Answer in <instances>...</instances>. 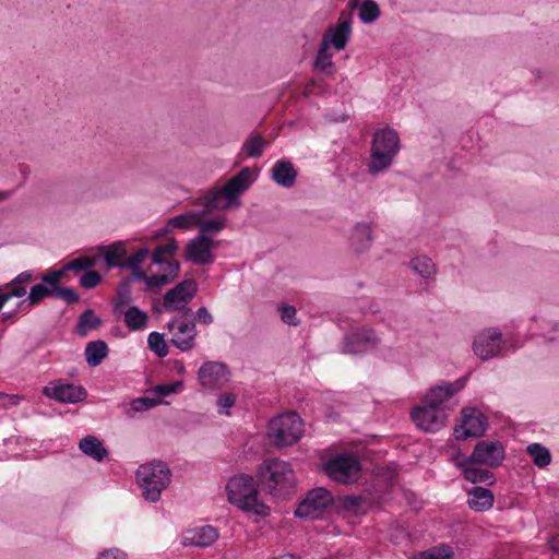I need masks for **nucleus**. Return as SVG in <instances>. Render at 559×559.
<instances>
[{
	"label": "nucleus",
	"mask_w": 559,
	"mask_h": 559,
	"mask_svg": "<svg viewBox=\"0 0 559 559\" xmlns=\"http://www.w3.org/2000/svg\"><path fill=\"white\" fill-rule=\"evenodd\" d=\"M235 396L233 394H224L218 397L217 405L219 407V413L228 414V408H230L235 404Z\"/></svg>",
	"instance_id": "obj_53"
},
{
	"label": "nucleus",
	"mask_w": 559,
	"mask_h": 559,
	"mask_svg": "<svg viewBox=\"0 0 559 559\" xmlns=\"http://www.w3.org/2000/svg\"><path fill=\"white\" fill-rule=\"evenodd\" d=\"M250 176V168L245 167L222 188L209 191L203 197L198 198L194 204L202 206L199 214L204 216L217 210L223 211L229 207H239L241 202L238 197L249 189Z\"/></svg>",
	"instance_id": "obj_1"
},
{
	"label": "nucleus",
	"mask_w": 559,
	"mask_h": 559,
	"mask_svg": "<svg viewBox=\"0 0 559 559\" xmlns=\"http://www.w3.org/2000/svg\"><path fill=\"white\" fill-rule=\"evenodd\" d=\"M454 393L455 390L451 383L437 385L429 390V392L425 395L423 403L432 405L437 408H443V403L450 400Z\"/></svg>",
	"instance_id": "obj_30"
},
{
	"label": "nucleus",
	"mask_w": 559,
	"mask_h": 559,
	"mask_svg": "<svg viewBox=\"0 0 559 559\" xmlns=\"http://www.w3.org/2000/svg\"><path fill=\"white\" fill-rule=\"evenodd\" d=\"M413 559H454L452 548L442 544L439 547H433L420 552Z\"/></svg>",
	"instance_id": "obj_40"
},
{
	"label": "nucleus",
	"mask_w": 559,
	"mask_h": 559,
	"mask_svg": "<svg viewBox=\"0 0 559 559\" xmlns=\"http://www.w3.org/2000/svg\"><path fill=\"white\" fill-rule=\"evenodd\" d=\"M178 250V242L175 238L168 239L164 245L157 246L152 252V263L155 265L167 264L165 257L173 255Z\"/></svg>",
	"instance_id": "obj_34"
},
{
	"label": "nucleus",
	"mask_w": 559,
	"mask_h": 559,
	"mask_svg": "<svg viewBox=\"0 0 559 559\" xmlns=\"http://www.w3.org/2000/svg\"><path fill=\"white\" fill-rule=\"evenodd\" d=\"M108 355V345L103 340L87 343L85 347L86 362L92 367H97Z\"/></svg>",
	"instance_id": "obj_32"
},
{
	"label": "nucleus",
	"mask_w": 559,
	"mask_h": 559,
	"mask_svg": "<svg viewBox=\"0 0 559 559\" xmlns=\"http://www.w3.org/2000/svg\"><path fill=\"white\" fill-rule=\"evenodd\" d=\"M102 324L103 320L90 308L80 314L74 332L81 337H86L91 331L99 329Z\"/></svg>",
	"instance_id": "obj_29"
},
{
	"label": "nucleus",
	"mask_w": 559,
	"mask_h": 559,
	"mask_svg": "<svg viewBox=\"0 0 559 559\" xmlns=\"http://www.w3.org/2000/svg\"><path fill=\"white\" fill-rule=\"evenodd\" d=\"M455 464L462 469L464 478L467 481H471L473 484L484 483L490 486L496 480L495 475L490 471L475 467L474 464L476 463L474 461H468L467 457H464L462 460L455 459Z\"/></svg>",
	"instance_id": "obj_22"
},
{
	"label": "nucleus",
	"mask_w": 559,
	"mask_h": 559,
	"mask_svg": "<svg viewBox=\"0 0 559 559\" xmlns=\"http://www.w3.org/2000/svg\"><path fill=\"white\" fill-rule=\"evenodd\" d=\"M412 419L420 430L437 432L445 426L448 416L444 408H437L423 403V405L416 406L413 409Z\"/></svg>",
	"instance_id": "obj_11"
},
{
	"label": "nucleus",
	"mask_w": 559,
	"mask_h": 559,
	"mask_svg": "<svg viewBox=\"0 0 559 559\" xmlns=\"http://www.w3.org/2000/svg\"><path fill=\"white\" fill-rule=\"evenodd\" d=\"M399 151L397 132L390 127L378 130L372 139L371 156L368 164L369 173L378 174L390 167Z\"/></svg>",
	"instance_id": "obj_5"
},
{
	"label": "nucleus",
	"mask_w": 559,
	"mask_h": 559,
	"mask_svg": "<svg viewBox=\"0 0 559 559\" xmlns=\"http://www.w3.org/2000/svg\"><path fill=\"white\" fill-rule=\"evenodd\" d=\"M180 386H182V382L180 381L169 384H159L155 388V392L159 396H168L173 393H176Z\"/></svg>",
	"instance_id": "obj_52"
},
{
	"label": "nucleus",
	"mask_w": 559,
	"mask_h": 559,
	"mask_svg": "<svg viewBox=\"0 0 559 559\" xmlns=\"http://www.w3.org/2000/svg\"><path fill=\"white\" fill-rule=\"evenodd\" d=\"M150 254V250L146 247L140 248L134 254L124 260L126 266H141L145 258Z\"/></svg>",
	"instance_id": "obj_51"
},
{
	"label": "nucleus",
	"mask_w": 559,
	"mask_h": 559,
	"mask_svg": "<svg viewBox=\"0 0 559 559\" xmlns=\"http://www.w3.org/2000/svg\"><path fill=\"white\" fill-rule=\"evenodd\" d=\"M45 297L53 298V289L40 282L31 287L27 299L31 305L39 304Z\"/></svg>",
	"instance_id": "obj_43"
},
{
	"label": "nucleus",
	"mask_w": 559,
	"mask_h": 559,
	"mask_svg": "<svg viewBox=\"0 0 559 559\" xmlns=\"http://www.w3.org/2000/svg\"><path fill=\"white\" fill-rule=\"evenodd\" d=\"M79 449L87 456L96 462H102L107 455L108 451L103 442L95 436L88 435L80 440Z\"/></svg>",
	"instance_id": "obj_28"
},
{
	"label": "nucleus",
	"mask_w": 559,
	"mask_h": 559,
	"mask_svg": "<svg viewBox=\"0 0 559 559\" xmlns=\"http://www.w3.org/2000/svg\"><path fill=\"white\" fill-rule=\"evenodd\" d=\"M215 242L206 235H199L192 238L186 247L185 259L195 265H207L213 263V248Z\"/></svg>",
	"instance_id": "obj_15"
},
{
	"label": "nucleus",
	"mask_w": 559,
	"mask_h": 559,
	"mask_svg": "<svg viewBox=\"0 0 559 559\" xmlns=\"http://www.w3.org/2000/svg\"><path fill=\"white\" fill-rule=\"evenodd\" d=\"M267 141L259 133H251L242 143V151L248 157H260L263 154Z\"/></svg>",
	"instance_id": "obj_33"
},
{
	"label": "nucleus",
	"mask_w": 559,
	"mask_h": 559,
	"mask_svg": "<svg viewBox=\"0 0 559 559\" xmlns=\"http://www.w3.org/2000/svg\"><path fill=\"white\" fill-rule=\"evenodd\" d=\"M132 301V289L131 280L123 278L120 281L117 288V298L114 304L115 312H122L121 307L131 304Z\"/></svg>",
	"instance_id": "obj_35"
},
{
	"label": "nucleus",
	"mask_w": 559,
	"mask_h": 559,
	"mask_svg": "<svg viewBox=\"0 0 559 559\" xmlns=\"http://www.w3.org/2000/svg\"><path fill=\"white\" fill-rule=\"evenodd\" d=\"M127 554L118 548L106 549L98 555L97 559H127Z\"/></svg>",
	"instance_id": "obj_54"
},
{
	"label": "nucleus",
	"mask_w": 559,
	"mask_h": 559,
	"mask_svg": "<svg viewBox=\"0 0 559 559\" xmlns=\"http://www.w3.org/2000/svg\"><path fill=\"white\" fill-rule=\"evenodd\" d=\"M95 264V260L90 257H80L64 265V270L69 271H83L88 270Z\"/></svg>",
	"instance_id": "obj_46"
},
{
	"label": "nucleus",
	"mask_w": 559,
	"mask_h": 559,
	"mask_svg": "<svg viewBox=\"0 0 559 559\" xmlns=\"http://www.w3.org/2000/svg\"><path fill=\"white\" fill-rule=\"evenodd\" d=\"M550 547L554 551H559V539H557V538L551 539Z\"/></svg>",
	"instance_id": "obj_61"
},
{
	"label": "nucleus",
	"mask_w": 559,
	"mask_h": 559,
	"mask_svg": "<svg viewBox=\"0 0 559 559\" xmlns=\"http://www.w3.org/2000/svg\"><path fill=\"white\" fill-rule=\"evenodd\" d=\"M124 317V323L131 331H139L146 326L148 316L145 311L141 310L138 306L131 305L121 312Z\"/></svg>",
	"instance_id": "obj_31"
},
{
	"label": "nucleus",
	"mask_w": 559,
	"mask_h": 559,
	"mask_svg": "<svg viewBox=\"0 0 559 559\" xmlns=\"http://www.w3.org/2000/svg\"><path fill=\"white\" fill-rule=\"evenodd\" d=\"M195 224L199 226L201 234L205 235L210 233H219L225 227V218L217 217L206 221H197Z\"/></svg>",
	"instance_id": "obj_44"
},
{
	"label": "nucleus",
	"mask_w": 559,
	"mask_h": 559,
	"mask_svg": "<svg viewBox=\"0 0 559 559\" xmlns=\"http://www.w3.org/2000/svg\"><path fill=\"white\" fill-rule=\"evenodd\" d=\"M376 343L374 332L370 329H360L349 332L344 337L343 352L346 354L364 353L369 344Z\"/></svg>",
	"instance_id": "obj_20"
},
{
	"label": "nucleus",
	"mask_w": 559,
	"mask_h": 559,
	"mask_svg": "<svg viewBox=\"0 0 559 559\" xmlns=\"http://www.w3.org/2000/svg\"><path fill=\"white\" fill-rule=\"evenodd\" d=\"M304 435V421L297 413L290 412L272 419L267 428V437L276 447H288L296 443Z\"/></svg>",
	"instance_id": "obj_6"
},
{
	"label": "nucleus",
	"mask_w": 559,
	"mask_h": 559,
	"mask_svg": "<svg viewBox=\"0 0 559 559\" xmlns=\"http://www.w3.org/2000/svg\"><path fill=\"white\" fill-rule=\"evenodd\" d=\"M100 250L103 251L104 260L108 267L124 269L127 249L122 241H116L111 245L104 246Z\"/></svg>",
	"instance_id": "obj_27"
},
{
	"label": "nucleus",
	"mask_w": 559,
	"mask_h": 559,
	"mask_svg": "<svg viewBox=\"0 0 559 559\" xmlns=\"http://www.w3.org/2000/svg\"><path fill=\"white\" fill-rule=\"evenodd\" d=\"M5 397L10 400V403L13 405H17L20 403L21 397L19 395H8L0 393V399Z\"/></svg>",
	"instance_id": "obj_60"
},
{
	"label": "nucleus",
	"mask_w": 559,
	"mask_h": 559,
	"mask_svg": "<svg viewBox=\"0 0 559 559\" xmlns=\"http://www.w3.org/2000/svg\"><path fill=\"white\" fill-rule=\"evenodd\" d=\"M313 66L319 71H328L333 67L332 53L329 47L320 43L316 53Z\"/></svg>",
	"instance_id": "obj_39"
},
{
	"label": "nucleus",
	"mask_w": 559,
	"mask_h": 559,
	"mask_svg": "<svg viewBox=\"0 0 559 559\" xmlns=\"http://www.w3.org/2000/svg\"><path fill=\"white\" fill-rule=\"evenodd\" d=\"M280 559H294V556L292 554H285L281 556Z\"/></svg>",
	"instance_id": "obj_64"
},
{
	"label": "nucleus",
	"mask_w": 559,
	"mask_h": 559,
	"mask_svg": "<svg viewBox=\"0 0 559 559\" xmlns=\"http://www.w3.org/2000/svg\"><path fill=\"white\" fill-rule=\"evenodd\" d=\"M349 247L354 253L360 255L371 248L373 231L370 223L358 222L353 227L349 236Z\"/></svg>",
	"instance_id": "obj_19"
},
{
	"label": "nucleus",
	"mask_w": 559,
	"mask_h": 559,
	"mask_svg": "<svg viewBox=\"0 0 559 559\" xmlns=\"http://www.w3.org/2000/svg\"><path fill=\"white\" fill-rule=\"evenodd\" d=\"M68 272L64 270V266L60 270L51 271L47 274H44L41 276V282L48 285L51 289H55L56 287H60V281L63 277V275Z\"/></svg>",
	"instance_id": "obj_47"
},
{
	"label": "nucleus",
	"mask_w": 559,
	"mask_h": 559,
	"mask_svg": "<svg viewBox=\"0 0 559 559\" xmlns=\"http://www.w3.org/2000/svg\"><path fill=\"white\" fill-rule=\"evenodd\" d=\"M8 302L7 297L4 296V293L0 294V310L3 308V306Z\"/></svg>",
	"instance_id": "obj_62"
},
{
	"label": "nucleus",
	"mask_w": 559,
	"mask_h": 559,
	"mask_svg": "<svg viewBox=\"0 0 559 559\" xmlns=\"http://www.w3.org/2000/svg\"><path fill=\"white\" fill-rule=\"evenodd\" d=\"M33 280V274L29 271H24L20 273L17 276H15L11 282L10 285H19L25 282H29Z\"/></svg>",
	"instance_id": "obj_58"
},
{
	"label": "nucleus",
	"mask_w": 559,
	"mask_h": 559,
	"mask_svg": "<svg viewBox=\"0 0 559 559\" xmlns=\"http://www.w3.org/2000/svg\"><path fill=\"white\" fill-rule=\"evenodd\" d=\"M526 451L533 459L534 464L538 467H546L551 462L549 450L539 443L528 444Z\"/></svg>",
	"instance_id": "obj_36"
},
{
	"label": "nucleus",
	"mask_w": 559,
	"mask_h": 559,
	"mask_svg": "<svg viewBox=\"0 0 559 559\" xmlns=\"http://www.w3.org/2000/svg\"><path fill=\"white\" fill-rule=\"evenodd\" d=\"M124 269H130L131 276L129 280L132 281H142L145 283V286L147 285V278L148 276L143 272L141 266H126Z\"/></svg>",
	"instance_id": "obj_55"
},
{
	"label": "nucleus",
	"mask_w": 559,
	"mask_h": 559,
	"mask_svg": "<svg viewBox=\"0 0 559 559\" xmlns=\"http://www.w3.org/2000/svg\"><path fill=\"white\" fill-rule=\"evenodd\" d=\"M198 283L193 278L179 282L175 287L168 289L163 299V307L166 311H179L181 314L191 317L192 310L187 307L198 293Z\"/></svg>",
	"instance_id": "obj_7"
},
{
	"label": "nucleus",
	"mask_w": 559,
	"mask_h": 559,
	"mask_svg": "<svg viewBox=\"0 0 559 559\" xmlns=\"http://www.w3.org/2000/svg\"><path fill=\"white\" fill-rule=\"evenodd\" d=\"M270 175L277 186L289 189L295 186L298 173L290 160L280 159L273 165Z\"/></svg>",
	"instance_id": "obj_21"
},
{
	"label": "nucleus",
	"mask_w": 559,
	"mask_h": 559,
	"mask_svg": "<svg viewBox=\"0 0 559 559\" xmlns=\"http://www.w3.org/2000/svg\"><path fill=\"white\" fill-rule=\"evenodd\" d=\"M26 295V289L23 286L15 285L12 289L4 293L7 300H11L12 298H20Z\"/></svg>",
	"instance_id": "obj_57"
},
{
	"label": "nucleus",
	"mask_w": 559,
	"mask_h": 559,
	"mask_svg": "<svg viewBox=\"0 0 559 559\" xmlns=\"http://www.w3.org/2000/svg\"><path fill=\"white\" fill-rule=\"evenodd\" d=\"M257 480L263 490L276 497L289 493L296 485L290 464L278 459L264 461L258 468Z\"/></svg>",
	"instance_id": "obj_3"
},
{
	"label": "nucleus",
	"mask_w": 559,
	"mask_h": 559,
	"mask_svg": "<svg viewBox=\"0 0 559 559\" xmlns=\"http://www.w3.org/2000/svg\"><path fill=\"white\" fill-rule=\"evenodd\" d=\"M195 318L205 325H209L213 322V317L205 307H200L197 310Z\"/></svg>",
	"instance_id": "obj_56"
},
{
	"label": "nucleus",
	"mask_w": 559,
	"mask_h": 559,
	"mask_svg": "<svg viewBox=\"0 0 559 559\" xmlns=\"http://www.w3.org/2000/svg\"><path fill=\"white\" fill-rule=\"evenodd\" d=\"M495 501L493 493L488 488L481 486L473 487L467 493V504L476 512L489 510Z\"/></svg>",
	"instance_id": "obj_26"
},
{
	"label": "nucleus",
	"mask_w": 559,
	"mask_h": 559,
	"mask_svg": "<svg viewBox=\"0 0 559 559\" xmlns=\"http://www.w3.org/2000/svg\"><path fill=\"white\" fill-rule=\"evenodd\" d=\"M333 503L334 497L332 493L323 487H317L306 493V497L297 506L295 515L299 519L316 520Z\"/></svg>",
	"instance_id": "obj_8"
},
{
	"label": "nucleus",
	"mask_w": 559,
	"mask_h": 559,
	"mask_svg": "<svg viewBox=\"0 0 559 559\" xmlns=\"http://www.w3.org/2000/svg\"><path fill=\"white\" fill-rule=\"evenodd\" d=\"M199 211L186 212L168 218V226L176 228H189L200 217Z\"/></svg>",
	"instance_id": "obj_38"
},
{
	"label": "nucleus",
	"mask_w": 559,
	"mask_h": 559,
	"mask_svg": "<svg viewBox=\"0 0 559 559\" xmlns=\"http://www.w3.org/2000/svg\"><path fill=\"white\" fill-rule=\"evenodd\" d=\"M102 281V276L97 271H86L80 278V284L86 289L96 287Z\"/></svg>",
	"instance_id": "obj_48"
},
{
	"label": "nucleus",
	"mask_w": 559,
	"mask_h": 559,
	"mask_svg": "<svg viewBox=\"0 0 559 559\" xmlns=\"http://www.w3.org/2000/svg\"><path fill=\"white\" fill-rule=\"evenodd\" d=\"M502 344V333L496 329H486L475 336L473 352L481 360H488L499 355Z\"/></svg>",
	"instance_id": "obj_13"
},
{
	"label": "nucleus",
	"mask_w": 559,
	"mask_h": 559,
	"mask_svg": "<svg viewBox=\"0 0 559 559\" xmlns=\"http://www.w3.org/2000/svg\"><path fill=\"white\" fill-rule=\"evenodd\" d=\"M167 329L170 333V343L176 348L188 352L195 346L197 329L192 316L174 317L167 323Z\"/></svg>",
	"instance_id": "obj_10"
},
{
	"label": "nucleus",
	"mask_w": 559,
	"mask_h": 559,
	"mask_svg": "<svg viewBox=\"0 0 559 559\" xmlns=\"http://www.w3.org/2000/svg\"><path fill=\"white\" fill-rule=\"evenodd\" d=\"M467 459L477 464L498 467L503 462L504 449L500 441H480L475 444L472 454Z\"/></svg>",
	"instance_id": "obj_14"
},
{
	"label": "nucleus",
	"mask_w": 559,
	"mask_h": 559,
	"mask_svg": "<svg viewBox=\"0 0 559 559\" xmlns=\"http://www.w3.org/2000/svg\"><path fill=\"white\" fill-rule=\"evenodd\" d=\"M352 34V19H340L338 23L328 27L321 43L328 47L332 46L337 51L345 49Z\"/></svg>",
	"instance_id": "obj_18"
},
{
	"label": "nucleus",
	"mask_w": 559,
	"mask_h": 559,
	"mask_svg": "<svg viewBox=\"0 0 559 559\" xmlns=\"http://www.w3.org/2000/svg\"><path fill=\"white\" fill-rule=\"evenodd\" d=\"M324 471L334 481L352 484L359 479L361 464L354 455H340L328 461Z\"/></svg>",
	"instance_id": "obj_9"
},
{
	"label": "nucleus",
	"mask_w": 559,
	"mask_h": 559,
	"mask_svg": "<svg viewBox=\"0 0 559 559\" xmlns=\"http://www.w3.org/2000/svg\"><path fill=\"white\" fill-rule=\"evenodd\" d=\"M43 393L57 402L68 404L82 402L87 396V392L83 386L62 383L61 381L51 382L48 386L44 388Z\"/></svg>",
	"instance_id": "obj_16"
},
{
	"label": "nucleus",
	"mask_w": 559,
	"mask_h": 559,
	"mask_svg": "<svg viewBox=\"0 0 559 559\" xmlns=\"http://www.w3.org/2000/svg\"><path fill=\"white\" fill-rule=\"evenodd\" d=\"M411 266L423 278H428L435 272V264L428 257H416L411 261Z\"/></svg>",
	"instance_id": "obj_42"
},
{
	"label": "nucleus",
	"mask_w": 559,
	"mask_h": 559,
	"mask_svg": "<svg viewBox=\"0 0 559 559\" xmlns=\"http://www.w3.org/2000/svg\"><path fill=\"white\" fill-rule=\"evenodd\" d=\"M333 507L338 513L360 515L367 512L368 501L362 496H344L334 498Z\"/></svg>",
	"instance_id": "obj_23"
},
{
	"label": "nucleus",
	"mask_w": 559,
	"mask_h": 559,
	"mask_svg": "<svg viewBox=\"0 0 559 559\" xmlns=\"http://www.w3.org/2000/svg\"><path fill=\"white\" fill-rule=\"evenodd\" d=\"M488 427L487 418L476 408L462 411V423L455 426L454 435L457 440L481 437Z\"/></svg>",
	"instance_id": "obj_12"
},
{
	"label": "nucleus",
	"mask_w": 559,
	"mask_h": 559,
	"mask_svg": "<svg viewBox=\"0 0 559 559\" xmlns=\"http://www.w3.org/2000/svg\"><path fill=\"white\" fill-rule=\"evenodd\" d=\"M147 344L150 349L155 353L159 358L166 357L168 354V347L165 343L163 333L153 331L148 334Z\"/></svg>",
	"instance_id": "obj_41"
},
{
	"label": "nucleus",
	"mask_w": 559,
	"mask_h": 559,
	"mask_svg": "<svg viewBox=\"0 0 559 559\" xmlns=\"http://www.w3.org/2000/svg\"><path fill=\"white\" fill-rule=\"evenodd\" d=\"M226 491L228 501L238 509L261 518L270 515V507L258 499L259 491L252 476L240 474L231 477L226 485Z\"/></svg>",
	"instance_id": "obj_2"
},
{
	"label": "nucleus",
	"mask_w": 559,
	"mask_h": 559,
	"mask_svg": "<svg viewBox=\"0 0 559 559\" xmlns=\"http://www.w3.org/2000/svg\"><path fill=\"white\" fill-rule=\"evenodd\" d=\"M218 538V532L211 525L201 526L191 530L185 537L183 545L197 546V547H209Z\"/></svg>",
	"instance_id": "obj_24"
},
{
	"label": "nucleus",
	"mask_w": 559,
	"mask_h": 559,
	"mask_svg": "<svg viewBox=\"0 0 559 559\" xmlns=\"http://www.w3.org/2000/svg\"><path fill=\"white\" fill-rule=\"evenodd\" d=\"M167 270L168 272L165 274H154L148 276L144 292L157 294L162 287L173 283L178 277L180 263L178 261H170L167 263Z\"/></svg>",
	"instance_id": "obj_25"
},
{
	"label": "nucleus",
	"mask_w": 559,
	"mask_h": 559,
	"mask_svg": "<svg viewBox=\"0 0 559 559\" xmlns=\"http://www.w3.org/2000/svg\"><path fill=\"white\" fill-rule=\"evenodd\" d=\"M199 380L204 388H221L228 381V370L225 364L206 361L199 369Z\"/></svg>",
	"instance_id": "obj_17"
},
{
	"label": "nucleus",
	"mask_w": 559,
	"mask_h": 559,
	"mask_svg": "<svg viewBox=\"0 0 559 559\" xmlns=\"http://www.w3.org/2000/svg\"><path fill=\"white\" fill-rule=\"evenodd\" d=\"M136 480L143 490L146 501L156 502L160 499L162 491L171 481V472L163 461H152L139 466Z\"/></svg>",
	"instance_id": "obj_4"
},
{
	"label": "nucleus",
	"mask_w": 559,
	"mask_h": 559,
	"mask_svg": "<svg viewBox=\"0 0 559 559\" xmlns=\"http://www.w3.org/2000/svg\"><path fill=\"white\" fill-rule=\"evenodd\" d=\"M158 403H159V401L156 399L142 396V397L134 399L131 402V408L134 412H144V411H147V409L156 406Z\"/></svg>",
	"instance_id": "obj_49"
},
{
	"label": "nucleus",
	"mask_w": 559,
	"mask_h": 559,
	"mask_svg": "<svg viewBox=\"0 0 559 559\" xmlns=\"http://www.w3.org/2000/svg\"><path fill=\"white\" fill-rule=\"evenodd\" d=\"M8 197H9V193H8V192H5V191H0V201H3V200H5V199H8Z\"/></svg>",
	"instance_id": "obj_63"
},
{
	"label": "nucleus",
	"mask_w": 559,
	"mask_h": 559,
	"mask_svg": "<svg viewBox=\"0 0 559 559\" xmlns=\"http://www.w3.org/2000/svg\"><path fill=\"white\" fill-rule=\"evenodd\" d=\"M380 16V8L374 0H364L359 7V19L365 24L377 21Z\"/></svg>",
	"instance_id": "obj_37"
},
{
	"label": "nucleus",
	"mask_w": 559,
	"mask_h": 559,
	"mask_svg": "<svg viewBox=\"0 0 559 559\" xmlns=\"http://www.w3.org/2000/svg\"><path fill=\"white\" fill-rule=\"evenodd\" d=\"M174 230L173 227L168 226V221L166 222L165 226L163 228H160L157 233H156V237H162L166 234H169Z\"/></svg>",
	"instance_id": "obj_59"
},
{
	"label": "nucleus",
	"mask_w": 559,
	"mask_h": 559,
	"mask_svg": "<svg viewBox=\"0 0 559 559\" xmlns=\"http://www.w3.org/2000/svg\"><path fill=\"white\" fill-rule=\"evenodd\" d=\"M281 318L283 322L289 325H298L299 321L297 319L296 308L289 305H283L281 308Z\"/></svg>",
	"instance_id": "obj_50"
},
{
	"label": "nucleus",
	"mask_w": 559,
	"mask_h": 559,
	"mask_svg": "<svg viewBox=\"0 0 559 559\" xmlns=\"http://www.w3.org/2000/svg\"><path fill=\"white\" fill-rule=\"evenodd\" d=\"M53 298H61L66 304L72 305L80 300L79 294L70 287L60 286L53 289Z\"/></svg>",
	"instance_id": "obj_45"
}]
</instances>
